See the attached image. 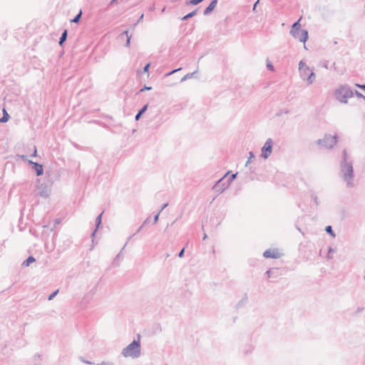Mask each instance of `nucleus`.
I'll list each match as a JSON object with an SVG mask.
<instances>
[{
  "instance_id": "58836bf2",
  "label": "nucleus",
  "mask_w": 365,
  "mask_h": 365,
  "mask_svg": "<svg viewBox=\"0 0 365 365\" xmlns=\"http://www.w3.org/2000/svg\"><path fill=\"white\" fill-rule=\"evenodd\" d=\"M97 365H114V364L110 361H102L100 364H98Z\"/></svg>"
},
{
  "instance_id": "a878e982",
  "label": "nucleus",
  "mask_w": 365,
  "mask_h": 365,
  "mask_svg": "<svg viewBox=\"0 0 365 365\" xmlns=\"http://www.w3.org/2000/svg\"><path fill=\"white\" fill-rule=\"evenodd\" d=\"M195 73V72L186 74L184 77H182L181 78L180 82H183V81H186L187 79L192 78Z\"/></svg>"
},
{
  "instance_id": "f8f14e48",
  "label": "nucleus",
  "mask_w": 365,
  "mask_h": 365,
  "mask_svg": "<svg viewBox=\"0 0 365 365\" xmlns=\"http://www.w3.org/2000/svg\"><path fill=\"white\" fill-rule=\"evenodd\" d=\"M237 173L232 174L227 180H226V185L223 188H219L217 190L220 192H223L226 190L231 184V182L237 178Z\"/></svg>"
},
{
  "instance_id": "de8ad7c7",
  "label": "nucleus",
  "mask_w": 365,
  "mask_h": 365,
  "mask_svg": "<svg viewBox=\"0 0 365 365\" xmlns=\"http://www.w3.org/2000/svg\"><path fill=\"white\" fill-rule=\"evenodd\" d=\"M121 35H122V36L125 35V36H126V37L130 36V35H128V31H123V32L121 34Z\"/></svg>"
},
{
  "instance_id": "7c9ffc66",
  "label": "nucleus",
  "mask_w": 365,
  "mask_h": 365,
  "mask_svg": "<svg viewBox=\"0 0 365 365\" xmlns=\"http://www.w3.org/2000/svg\"><path fill=\"white\" fill-rule=\"evenodd\" d=\"M305 66H307L302 61H300L299 63V70L301 71L305 68Z\"/></svg>"
},
{
  "instance_id": "864d4df0",
  "label": "nucleus",
  "mask_w": 365,
  "mask_h": 365,
  "mask_svg": "<svg viewBox=\"0 0 365 365\" xmlns=\"http://www.w3.org/2000/svg\"><path fill=\"white\" fill-rule=\"evenodd\" d=\"M323 66H324L325 68L328 69V68H329V67H328V62H327H327H325Z\"/></svg>"
},
{
  "instance_id": "9d476101",
  "label": "nucleus",
  "mask_w": 365,
  "mask_h": 365,
  "mask_svg": "<svg viewBox=\"0 0 365 365\" xmlns=\"http://www.w3.org/2000/svg\"><path fill=\"white\" fill-rule=\"evenodd\" d=\"M228 174V173H226V175L222 177L221 179L218 180L216 183L213 185L212 187V189L217 192H219V193H221L222 192L220 191H218L217 190L219 188H223L225 185H226V182H225V178L226 177V175Z\"/></svg>"
},
{
  "instance_id": "4468645a",
  "label": "nucleus",
  "mask_w": 365,
  "mask_h": 365,
  "mask_svg": "<svg viewBox=\"0 0 365 365\" xmlns=\"http://www.w3.org/2000/svg\"><path fill=\"white\" fill-rule=\"evenodd\" d=\"M299 21L300 20H298L292 24L291 30H290L291 35H293L302 30L301 24H299Z\"/></svg>"
},
{
  "instance_id": "39448f33",
  "label": "nucleus",
  "mask_w": 365,
  "mask_h": 365,
  "mask_svg": "<svg viewBox=\"0 0 365 365\" xmlns=\"http://www.w3.org/2000/svg\"><path fill=\"white\" fill-rule=\"evenodd\" d=\"M272 147L273 141L272 138H268L262 148L261 156L262 158L267 159L270 156L272 152Z\"/></svg>"
},
{
  "instance_id": "49530a36",
  "label": "nucleus",
  "mask_w": 365,
  "mask_h": 365,
  "mask_svg": "<svg viewBox=\"0 0 365 365\" xmlns=\"http://www.w3.org/2000/svg\"><path fill=\"white\" fill-rule=\"evenodd\" d=\"M259 1H260V0H257V1L255 3V4H254V6H253V10H255V9H256V7L257 6V4H259Z\"/></svg>"
},
{
  "instance_id": "ea45409f",
  "label": "nucleus",
  "mask_w": 365,
  "mask_h": 365,
  "mask_svg": "<svg viewBox=\"0 0 365 365\" xmlns=\"http://www.w3.org/2000/svg\"><path fill=\"white\" fill-rule=\"evenodd\" d=\"M80 359L82 362L85 363V364H93V363L90 361H88V360H86L84 359L83 357H80Z\"/></svg>"
},
{
  "instance_id": "37998d69",
  "label": "nucleus",
  "mask_w": 365,
  "mask_h": 365,
  "mask_svg": "<svg viewBox=\"0 0 365 365\" xmlns=\"http://www.w3.org/2000/svg\"><path fill=\"white\" fill-rule=\"evenodd\" d=\"M356 86L358 88H361V89H362V90L365 91V83H364V84H356Z\"/></svg>"
},
{
  "instance_id": "79ce46f5",
  "label": "nucleus",
  "mask_w": 365,
  "mask_h": 365,
  "mask_svg": "<svg viewBox=\"0 0 365 365\" xmlns=\"http://www.w3.org/2000/svg\"><path fill=\"white\" fill-rule=\"evenodd\" d=\"M272 270L271 269H268L267 271H266L265 272V274L268 277H272Z\"/></svg>"
},
{
  "instance_id": "338daca9",
  "label": "nucleus",
  "mask_w": 365,
  "mask_h": 365,
  "mask_svg": "<svg viewBox=\"0 0 365 365\" xmlns=\"http://www.w3.org/2000/svg\"><path fill=\"white\" fill-rule=\"evenodd\" d=\"M363 99L365 101V96H364Z\"/></svg>"
},
{
  "instance_id": "c85d7f7f",
  "label": "nucleus",
  "mask_w": 365,
  "mask_h": 365,
  "mask_svg": "<svg viewBox=\"0 0 365 365\" xmlns=\"http://www.w3.org/2000/svg\"><path fill=\"white\" fill-rule=\"evenodd\" d=\"M311 197L313 199L316 206H318L319 205V200H318L317 196L315 194H314L313 192H312Z\"/></svg>"
},
{
  "instance_id": "052dcab7",
  "label": "nucleus",
  "mask_w": 365,
  "mask_h": 365,
  "mask_svg": "<svg viewBox=\"0 0 365 365\" xmlns=\"http://www.w3.org/2000/svg\"><path fill=\"white\" fill-rule=\"evenodd\" d=\"M59 222H60V220H59V219H56V223H57V224H58V223H59Z\"/></svg>"
},
{
  "instance_id": "bb28decb",
  "label": "nucleus",
  "mask_w": 365,
  "mask_h": 365,
  "mask_svg": "<svg viewBox=\"0 0 365 365\" xmlns=\"http://www.w3.org/2000/svg\"><path fill=\"white\" fill-rule=\"evenodd\" d=\"M120 253L116 255V257H115V259H113V264L114 266H118L119 264L118 261L120 260Z\"/></svg>"
},
{
  "instance_id": "473e14b6",
  "label": "nucleus",
  "mask_w": 365,
  "mask_h": 365,
  "mask_svg": "<svg viewBox=\"0 0 365 365\" xmlns=\"http://www.w3.org/2000/svg\"><path fill=\"white\" fill-rule=\"evenodd\" d=\"M181 69H182L181 68L174 69V70H173V71H170V72L167 73L165 74V76H170V75H172V74L175 73V72H177V71H180V70H181Z\"/></svg>"
},
{
  "instance_id": "6ab92c4d",
  "label": "nucleus",
  "mask_w": 365,
  "mask_h": 365,
  "mask_svg": "<svg viewBox=\"0 0 365 365\" xmlns=\"http://www.w3.org/2000/svg\"><path fill=\"white\" fill-rule=\"evenodd\" d=\"M310 71L311 70H310V68L308 66H305L304 69H302V70L299 71L301 78L303 80L307 79L308 73H309Z\"/></svg>"
},
{
  "instance_id": "2f4dec72",
  "label": "nucleus",
  "mask_w": 365,
  "mask_h": 365,
  "mask_svg": "<svg viewBox=\"0 0 365 365\" xmlns=\"http://www.w3.org/2000/svg\"><path fill=\"white\" fill-rule=\"evenodd\" d=\"M267 68L269 71H274V66L272 63L269 61H267Z\"/></svg>"
},
{
  "instance_id": "393cba45",
  "label": "nucleus",
  "mask_w": 365,
  "mask_h": 365,
  "mask_svg": "<svg viewBox=\"0 0 365 365\" xmlns=\"http://www.w3.org/2000/svg\"><path fill=\"white\" fill-rule=\"evenodd\" d=\"M34 365H40L41 364V355L36 354L34 357Z\"/></svg>"
},
{
  "instance_id": "423d86ee",
  "label": "nucleus",
  "mask_w": 365,
  "mask_h": 365,
  "mask_svg": "<svg viewBox=\"0 0 365 365\" xmlns=\"http://www.w3.org/2000/svg\"><path fill=\"white\" fill-rule=\"evenodd\" d=\"M50 194L51 190L46 184L42 183L37 187V192L36 194L37 196L46 199L49 197Z\"/></svg>"
},
{
  "instance_id": "bf43d9fd",
  "label": "nucleus",
  "mask_w": 365,
  "mask_h": 365,
  "mask_svg": "<svg viewBox=\"0 0 365 365\" xmlns=\"http://www.w3.org/2000/svg\"><path fill=\"white\" fill-rule=\"evenodd\" d=\"M207 238V235L206 234H204V236L202 237V240H205V239Z\"/></svg>"
},
{
  "instance_id": "a211bd4d",
  "label": "nucleus",
  "mask_w": 365,
  "mask_h": 365,
  "mask_svg": "<svg viewBox=\"0 0 365 365\" xmlns=\"http://www.w3.org/2000/svg\"><path fill=\"white\" fill-rule=\"evenodd\" d=\"M35 261H36V259L34 258V257L30 255L29 257H28L26 258V259H25L23 262L22 266L29 267L31 263L34 262Z\"/></svg>"
},
{
  "instance_id": "7ed1b4c3",
  "label": "nucleus",
  "mask_w": 365,
  "mask_h": 365,
  "mask_svg": "<svg viewBox=\"0 0 365 365\" xmlns=\"http://www.w3.org/2000/svg\"><path fill=\"white\" fill-rule=\"evenodd\" d=\"M138 339H134L130 344L122 350V355L124 357L138 358L140 356V336L137 335Z\"/></svg>"
},
{
  "instance_id": "c9c22d12",
  "label": "nucleus",
  "mask_w": 365,
  "mask_h": 365,
  "mask_svg": "<svg viewBox=\"0 0 365 365\" xmlns=\"http://www.w3.org/2000/svg\"><path fill=\"white\" fill-rule=\"evenodd\" d=\"M151 89H152V87H150V86H147L146 85H145V86H143V88H141V89L140 90V92H143V91H150V90H151Z\"/></svg>"
},
{
  "instance_id": "20e7f679",
  "label": "nucleus",
  "mask_w": 365,
  "mask_h": 365,
  "mask_svg": "<svg viewBox=\"0 0 365 365\" xmlns=\"http://www.w3.org/2000/svg\"><path fill=\"white\" fill-rule=\"evenodd\" d=\"M338 136L336 135L332 136L329 134L324 135L322 139L316 141L317 144L328 149L332 148L337 143Z\"/></svg>"
},
{
  "instance_id": "aec40b11",
  "label": "nucleus",
  "mask_w": 365,
  "mask_h": 365,
  "mask_svg": "<svg viewBox=\"0 0 365 365\" xmlns=\"http://www.w3.org/2000/svg\"><path fill=\"white\" fill-rule=\"evenodd\" d=\"M306 80L307 81L308 85L312 84L315 80V73L312 71H310Z\"/></svg>"
},
{
  "instance_id": "72a5a7b5",
  "label": "nucleus",
  "mask_w": 365,
  "mask_h": 365,
  "mask_svg": "<svg viewBox=\"0 0 365 365\" xmlns=\"http://www.w3.org/2000/svg\"><path fill=\"white\" fill-rule=\"evenodd\" d=\"M354 95H356V96L357 98H363L364 95H363L362 93H361L359 91H358L355 90V91H354Z\"/></svg>"
},
{
  "instance_id": "b1692460",
  "label": "nucleus",
  "mask_w": 365,
  "mask_h": 365,
  "mask_svg": "<svg viewBox=\"0 0 365 365\" xmlns=\"http://www.w3.org/2000/svg\"><path fill=\"white\" fill-rule=\"evenodd\" d=\"M325 231L327 233L329 234L331 237H335V232H334L332 227L331 225H328L325 227Z\"/></svg>"
},
{
  "instance_id": "4be33fe9",
  "label": "nucleus",
  "mask_w": 365,
  "mask_h": 365,
  "mask_svg": "<svg viewBox=\"0 0 365 365\" xmlns=\"http://www.w3.org/2000/svg\"><path fill=\"white\" fill-rule=\"evenodd\" d=\"M10 115L5 109L3 110V116L0 118V123H6L9 120Z\"/></svg>"
},
{
  "instance_id": "a19ab883",
  "label": "nucleus",
  "mask_w": 365,
  "mask_h": 365,
  "mask_svg": "<svg viewBox=\"0 0 365 365\" xmlns=\"http://www.w3.org/2000/svg\"><path fill=\"white\" fill-rule=\"evenodd\" d=\"M130 38H131V35H130V36L127 37V40H126V42H125V46H130Z\"/></svg>"
},
{
  "instance_id": "2eb2a0df",
  "label": "nucleus",
  "mask_w": 365,
  "mask_h": 365,
  "mask_svg": "<svg viewBox=\"0 0 365 365\" xmlns=\"http://www.w3.org/2000/svg\"><path fill=\"white\" fill-rule=\"evenodd\" d=\"M148 104L144 105L137 113V114L135 116V120L136 121L139 120L142 115L145 113V111L148 110Z\"/></svg>"
},
{
  "instance_id": "6e6d98bb",
  "label": "nucleus",
  "mask_w": 365,
  "mask_h": 365,
  "mask_svg": "<svg viewBox=\"0 0 365 365\" xmlns=\"http://www.w3.org/2000/svg\"><path fill=\"white\" fill-rule=\"evenodd\" d=\"M73 146L78 149H81V147L76 143H73Z\"/></svg>"
},
{
  "instance_id": "9b49d317",
  "label": "nucleus",
  "mask_w": 365,
  "mask_h": 365,
  "mask_svg": "<svg viewBox=\"0 0 365 365\" xmlns=\"http://www.w3.org/2000/svg\"><path fill=\"white\" fill-rule=\"evenodd\" d=\"M218 0H212L210 4L205 8V9L203 11V14L205 16L209 15L210 13H212L214 9H215L217 4Z\"/></svg>"
},
{
  "instance_id": "f03ea898",
  "label": "nucleus",
  "mask_w": 365,
  "mask_h": 365,
  "mask_svg": "<svg viewBox=\"0 0 365 365\" xmlns=\"http://www.w3.org/2000/svg\"><path fill=\"white\" fill-rule=\"evenodd\" d=\"M354 95V91L347 84H340L334 93V98L341 103H347L348 99Z\"/></svg>"
},
{
  "instance_id": "13d9d810",
  "label": "nucleus",
  "mask_w": 365,
  "mask_h": 365,
  "mask_svg": "<svg viewBox=\"0 0 365 365\" xmlns=\"http://www.w3.org/2000/svg\"><path fill=\"white\" fill-rule=\"evenodd\" d=\"M328 251H329V254L330 252H334V250L331 247H329V250Z\"/></svg>"
},
{
  "instance_id": "8fccbe9b",
  "label": "nucleus",
  "mask_w": 365,
  "mask_h": 365,
  "mask_svg": "<svg viewBox=\"0 0 365 365\" xmlns=\"http://www.w3.org/2000/svg\"><path fill=\"white\" fill-rule=\"evenodd\" d=\"M168 205V203H165V204L163 205V207H162L161 210H160V212L163 210H164V209H165Z\"/></svg>"
},
{
  "instance_id": "09e8293b",
  "label": "nucleus",
  "mask_w": 365,
  "mask_h": 365,
  "mask_svg": "<svg viewBox=\"0 0 365 365\" xmlns=\"http://www.w3.org/2000/svg\"><path fill=\"white\" fill-rule=\"evenodd\" d=\"M20 158L23 160H27V155H22L20 156Z\"/></svg>"
},
{
  "instance_id": "69168bd1",
  "label": "nucleus",
  "mask_w": 365,
  "mask_h": 365,
  "mask_svg": "<svg viewBox=\"0 0 365 365\" xmlns=\"http://www.w3.org/2000/svg\"><path fill=\"white\" fill-rule=\"evenodd\" d=\"M116 0H111V4H113V2H115Z\"/></svg>"
},
{
  "instance_id": "680f3d73",
  "label": "nucleus",
  "mask_w": 365,
  "mask_h": 365,
  "mask_svg": "<svg viewBox=\"0 0 365 365\" xmlns=\"http://www.w3.org/2000/svg\"><path fill=\"white\" fill-rule=\"evenodd\" d=\"M335 65H336V63H333V67L334 68V70H336Z\"/></svg>"
},
{
  "instance_id": "3c124183",
  "label": "nucleus",
  "mask_w": 365,
  "mask_h": 365,
  "mask_svg": "<svg viewBox=\"0 0 365 365\" xmlns=\"http://www.w3.org/2000/svg\"><path fill=\"white\" fill-rule=\"evenodd\" d=\"M149 222V218H147L144 222L142 224L143 226H145L146 224H148Z\"/></svg>"
},
{
  "instance_id": "4c0bfd02",
  "label": "nucleus",
  "mask_w": 365,
  "mask_h": 365,
  "mask_svg": "<svg viewBox=\"0 0 365 365\" xmlns=\"http://www.w3.org/2000/svg\"><path fill=\"white\" fill-rule=\"evenodd\" d=\"M159 215H160V212L154 216V218H153V223L154 224L158 222V219H159Z\"/></svg>"
},
{
  "instance_id": "6e6552de",
  "label": "nucleus",
  "mask_w": 365,
  "mask_h": 365,
  "mask_svg": "<svg viewBox=\"0 0 365 365\" xmlns=\"http://www.w3.org/2000/svg\"><path fill=\"white\" fill-rule=\"evenodd\" d=\"M28 163L32 165V169L36 172L37 176H41L43 174V165L32 160H28Z\"/></svg>"
},
{
  "instance_id": "603ef678",
  "label": "nucleus",
  "mask_w": 365,
  "mask_h": 365,
  "mask_svg": "<svg viewBox=\"0 0 365 365\" xmlns=\"http://www.w3.org/2000/svg\"><path fill=\"white\" fill-rule=\"evenodd\" d=\"M37 155L36 150H34V153L31 155V157H36Z\"/></svg>"
},
{
  "instance_id": "5701e85b",
  "label": "nucleus",
  "mask_w": 365,
  "mask_h": 365,
  "mask_svg": "<svg viewBox=\"0 0 365 365\" xmlns=\"http://www.w3.org/2000/svg\"><path fill=\"white\" fill-rule=\"evenodd\" d=\"M81 16H82V11L81 10L78 12V14H77L75 17L71 20V22L72 23H76V24H78L81 19Z\"/></svg>"
},
{
  "instance_id": "cd10ccee",
  "label": "nucleus",
  "mask_w": 365,
  "mask_h": 365,
  "mask_svg": "<svg viewBox=\"0 0 365 365\" xmlns=\"http://www.w3.org/2000/svg\"><path fill=\"white\" fill-rule=\"evenodd\" d=\"M59 289H56L53 292H52L48 297V301H51L58 293Z\"/></svg>"
},
{
  "instance_id": "f257e3e1",
  "label": "nucleus",
  "mask_w": 365,
  "mask_h": 365,
  "mask_svg": "<svg viewBox=\"0 0 365 365\" xmlns=\"http://www.w3.org/2000/svg\"><path fill=\"white\" fill-rule=\"evenodd\" d=\"M343 159L340 163L341 173L344 181L347 182V185H351V180L354 178V169L352 162L347 160L348 155L346 149L342 150Z\"/></svg>"
},
{
  "instance_id": "a18cd8bd",
  "label": "nucleus",
  "mask_w": 365,
  "mask_h": 365,
  "mask_svg": "<svg viewBox=\"0 0 365 365\" xmlns=\"http://www.w3.org/2000/svg\"><path fill=\"white\" fill-rule=\"evenodd\" d=\"M143 17H144V14H141V16H140V18L138 19L137 23L135 25H136L139 22L142 21L143 19Z\"/></svg>"
},
{
  "instance_id": "1a4fd4ad",
  "label": "nucleus",
  "mask_w": 365,
  "mask_h": 365,
  "mask_svg": "<svg viewBox=\"0 0 365 365\" xmlns=\"http://www.w3.org/2000/svg\"><path fill=\"white\" fill-rule=\"evenodd\" d=\"M264 258L278 259L280 257V254L277 250H267L263 252Z\"/></svg>"
},
{
  "instance_id": "4d7b16f0",
  "label": "nucleus",
  "mask_w": 365,
  "mask_h": 365,
  "mask_svg": "<svg viewBox=\"0 0 365 365\" xmlns=\"http://www.w3.org/2000/svg\"><path fill=\"white\" fill-rule=\"evenodd\" d=\"M143 227H144V226H143V225H141V226L138 229V230H137V232H140V231L142 230V229H143Z\"/></svg>"
},
{
  "instance_id": "412c9836",
  "label": "nucleus",
  "mask_w": 365,
  "mask_h": 365,
  "mask_svg": "<svg viewBox=\"0 0 365 365\" xmlns=\"http://www.w3.org/2000/svg\"><path fill=\"white\" fill-rule=\"evenodd\" d=\"M197 11H198V9H195L194 11L188 13L187 14H186L185 16H184L182 18V21H187L189 19L195 16L197 13Z\"/></svg>"
},
{
  "instance_id": "f3484780",
  "label": "nucleus",
  "mask_w": 365,
  "mask_h": 365,
  "mask_svg": "<svg viewBox=\"0 0 365 365\" xmlns=\"http://www.w3.org/2000/svg\"><path fill=\"white\" fill-rule=\"evenodd\" d=\"M67 37H68V31L66 29H65L63 31V33L61 34V36L59 38L58 43L61 46H62L63 45V43H65V41L67 39Z\"/></svg>"
},
{
  "instance_id": "c756f323",
  "label": "nucleus",
  "mask_w": 365,
  "mask_h": 365,
  "mask_svg": "<svg viewBox=\"0 0 365 365\" xmlns=\"http://www.w3.org/2000/svg\"><path fill=\"white\" fill-rule=\"evenodd\" d=\"M255 158V156L254 153L252 151L249 152V158L246 163V166H247V165L250 163L251 159Z\"/></svg>"
},
{
  "instance_id": "dca6fc26",
  "label": "nucleus",
  "mask_w": 365,
  "mask_h": 365,
  "mask_svg": "<svg viewBox=\"0 0 365 365\" xmlns=\"http://www.w3.org/2000/svg\"><path fill=\"white\" fill-rule=\"evenodd\" d=\"M247 299H248L247 294H245L242 299L237 303L235 308L237 309H239L240 308L242 307L247 303Z\"/></svg>"
},
{
  "instance_id": "5fc2aeb1",
  "label": "nucleus",
  "mask_w": 365,
  "mask_h": 365,
  "mask_svg": "<svg viewBox=\"0 0 365 365\" xmlns=\"http://www.w3.org/2000/svg\"><path fill=\"white\" fill-rule=\"evenodd\" d=\"M134 235H135V234H133V235H131V236H130V237H128V241L126 242V243H125V246L127 245L128 242L132 239V237H133Z\"/></svg>"
},
{
  "instance_id": "e433bc0d",
  "label": "nucleus",
  "mask_w": 365,
  "mask_h": 365,
  "mask_svg": "<svg viewBox=\"0 0 365 365\" xmlns=\"http://www.w3.org/2000/svg\"><path fill=\"white\" fill-rule=\"evenodd\" d=\"M185 254V247H183L178 254V257H182Z\"/></svg>"
},
{
  "instance_id": "ddd939ff",
  "label": "nucleus",
  "mask_w": 365,
  "mask_h": 365,
  "mask_svg": "<svg viewBox=\"0 0 365 365\" xmlns=\"http://www.w3.org/2000/svg\"><path fill=\"white\" fill-rule=\"evenodd\" d=\"M103 212H102L101 214H99L96 218V229L93 231L91 233V237H93L96 235V232L99 227V226L102 223V216H103Z\"/></svg>"
},
{
  "instance_id": "c03bdc74",
  "label": "nucleus",
  "mask_w": 365,
  "mask_h": 365,
  "mask_svg": "<svg viewBox=\"0 0 365 365\" xmlns=\"http://www.w3.org/2000/svg\"><path fill=\"white\" fill-rule=\"evenodd\" d=\"M252 346H250L248 349H245V350H244V354H247L249 353V351H252Z\"/></svg>"
},
{
  "instance_id": "f704fd0d",
  "label": "nucleus",
  "mask_w": 365,
  "mask_h": 365,
  "mask_svg": "<svg viewBox=\"0 0 365 365\" xmlns=\"http://www.w3.org/2000/svg\"><path fill=\"white\" fill-rule=\"evenodd\" d=\"M150 66V63H148L147 64H145V66L143 68V72L148 73Z\"/></svg>"
},
{
  "instance_id": "0eeeda50",
  "label": "nucleus",
  "mask_w": 365,
  "mask_h": 365,
  "mask_svg": "<svg viewBox=\"0 0 365 365\" xmlns=\"http://www.w3.org/2000/svg\"><path fill=\"white\" fill-rule=\"evenodd\" d=\"M294 38L299 39L301 42L305 43L308 38V31L307 30L302 29L299 32L292 35Z\"/></svg>"
},
{
  "instance_id": "0e129e2a",
  "label": "nucleus",
  "mask_w": 365,
  "mask_h": 365,
  "mask_svg": "<svg viewBox=\"0 0 365 365\" xmlns=\"http://www.w3.org/2000/svg\"><path fill=\"white\" fill-rule=\"evenodd\" d=\"M288 112H289V111H288L287 110H284V113H288Z\"/></svg>"
},
{
  "instance_id": "e2e57ef3",
  "label": "nucleus",
  "mask_w": 365,
  "mask_h": 365,
  "mask_svg": "<svg viewBox=\"0 0 365 365\" xmlns=\"http://www.w3.org/2000/svg\"><path fill=\"white\" fill-rule=\"evenodd\" d=\"M165 10V7H164L163 9H162V12H164Z\"/></svg>"
}]
</instances>
